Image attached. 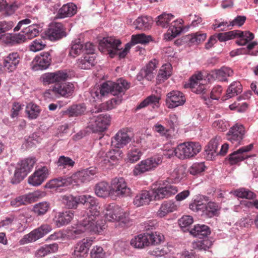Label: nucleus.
Listing matches in <instances>:
<instances>
[{
    "mask_svg": "<svg viewBox=\"0 0 258 258\" xmlns=\"http://www.w3.org/2000/svg\"><path fill=\"white\" fill-rule=\"evenodd\" d=\"M241 98H238L237 101L229 105L231 110H236L238 112H242L246 110L247 107V104L245 102L240 103V101Z\"/></svg>",
    "mask_w": 258,
    "mask_h": 258,
    "instance_id": "obj_59",
    "label": "nucleus"
},
{
    "mask_svg": "<svg viewBox=\"0 0 258 258\" xmlns=\"http://www.w3.org/2000/svg\"><path fill=\"white\" fill-rule=\"evenodd\" d=\"M25 34L27 39H31L39 35L40 32L37 25H33L28 27H24L21 32Z\"/></svg>",
    "mask_w": 258,
    "mask_h": 258,
    "instance_id": "obj_46",
    "label": "nucleus"
},
{
    "mask_svg": "<svg viewBox=\"0 0 258 258\" xmlns=\"http://www.w3.org/2000/svg\"><path fill=\"white\" fill-rule=\"evenodd\" d=\"M75 161L69 157L60 156L57 162L58 166L63 168L73 167L75 165Z\"/></svg>",
    "mask_w": 258,
    "mask_h": 258,
    "instance_id": "obj_52",
    "label": "nucleus"
},
{
    "mask_svg": "<svg viewBox=\"0 0 258 258\" xmlns=\"http://www.w3.org/2000/svg\"><path fill=\"white\" fill-rule=\"evenodd\" d=\"M166 102L169 108H173L184 104L185 99L183 98H167Z\"/></svg>",
    "mask_w": 258,
    "mask_h": 258,
    "instance_id": "obj_53",
    "label": "nucleus"
},
{
    "mask_svg": "<svg viewBox=\"0 0 258 258\" xmlns=\"http://www.w3.org/2000/svg\"><path fill=\"white\" fill-rule=\"evenodd\" d=\"M83 45L80 39H75L72 42V46L70 50L69 54L75 58L80 55L82 51Z\"/></svg>",
    "mask_w": 258,
    "mask_h": 258,
    "instance_id": "obj_42",
    "label": "nucleus"
},
{
    "mask_svg": "<svg viewBox=\"0 0 258 258\" xmlns=\"http://www.w3.org/2000/svg\"><path fill=\"white\" fill-rule=\"evenodd\" d=\"M74 85L72 83L55 84L52 89H49L44 93V97L49 95H59L64 96L66 95L71 96L74 91Z\"/></svg>",
    "mask_w": 258,
    "mask_h": 258,
    "instance_id": "obj_12",
    "label": "nucleus"
},
{
    "mask_svg": "<svg viewBox=\"0 0 258 258\" xmlns=\"http://www.w3.org/2000/svg\"><path fill=\"white\" fill-rule=\"evenodd\" d=\"M151 40L150 35H146L141 33L132 36L131 41L125 44V48L122 51L120 50L121 42L112 37L104 38L99 43L98 48L102 51H107L111 57L118 55L120 58H124L127 54L131 47L136 44H146Z\"/></svg>",
    "mask_w": 258,
    "mask_h": 258,
    "instance_id": "obj_2",
    "label": "nucleus"
},
{
    "mask_svg": "<svg viewBox=\"0 0 258 258\" xmlns=\"http://www.w3.org/2000/svg\"><path fill=\"white\" fill-rule=\"evenodd\" d=\"M92 242L93 240L90 238H84L79 241L75 246L73 254L77 257L84 256L88 253Z\"/></svg>",
    "mask_w": 258,
    "mask_h": 258,
    "instance_id": "obj_24",
    "label": "nucleus"
},
{
    "mask_svg": "<svg viewBox=\"0 0 258 258\" xmlns=\"http://www.w3.org/2000/svg\"><path fill=\"white\" fill-rule=\"evenodd\" d=\"M36 163L34 158H28L18 163L16 167L13 177L11 178V183L18 184L23 180L33 168Z\"/></svg>",
    "mask_w": 258,
    "mask_h": 258,
    "instance_id": "obj_5",
    "label": "nucleus"
},
{
    "mask_svg": "<svg viewBox=\"0 0 258 258\" xmlns=\"http://www.w3.org/2000/svg\"><path fill=\"white\" fill-rule=\"evenodd\" d=\"M35 61L34 68L36 70H45L48 68L51 62V57L50 52H43L39 55L35 57Z\"/></svg>",
    "mask_w": 258,
    "mask_h": 258,
    "instance_id": "obj_22",
    "label": "nucleus"
},
{
    "mask_svg": "<svg viewBox=\"0 0 258 258\" xmlns=\"http://www.w3.org/2000/svg\"><path fill=\"white\" fill-rule=\"evenodd\" d=\"M77 7L72 3L63 5L58 11L56 18L62 19L66 17H71L76 14Z\"/></svg>",
    "mask_w": 258,
    "mask_h": 258,
    "instance_id": "obj_28",
    "label": "nucleus"
},
{
    "mask_svg": "<svg viewBox=\"0 0 258 258\" xmlns=\"http://www.w3.org/2000/svg\"><path fill=\"white\" fill-rule=\"evenodd\" d=\"M162 162V158L159 156H154L143 160L135 166L134 175H140L145 172L154 170Z\"/></svg>",
    "mask_w": 258,
    "mask_h": 258,
    "instance_id": "obj_6",
    "label": "nucleus"
},
{
    "mask_svg": "<svg viewBox=\"0 0 258 258\" xmlns=\"http://www.w3.org/2000/svg\"><path fill=\"white\" fill-rule=\"evenodd\" d=\"M95 194L99 197L105 198L112 193L111 186L105 181H101L96 184Z\"/></svg>",
    "mask_w": 258,
    "mask_h": 258,
    "instance_id": "obj_30",
    "label": "nucleus"
},
{
    "mask_svg": "<svg viewBox=\"0 0 258 258\" xmlns=\"http://www.w3.org/2000/svg\"><path fill=\"white\" fill-rule=\"evenodd\" d=\"M207 35L206 33L197 32L190 35L189 41L192 43L199 44L204 41Z\"/></svg>",
    "mask_w": 258,
    "mask_h": 258,
    "instance_id": "obj_58",
    "label": "nucleus"
},
{
    "mask_svg": "<svg viewBox=\"0 0 258 258\" xmlns=\"http://www.w3.org/2000/svg\"><path fill=\"white\" fill-rule=\"evenodd\" d=\"M220 138H215L212 139L206 147L205 151L206 153V158L209 160H213L216 156L218 155L217 149L219 146V141Z\"/></svg>",
    "mask_w": 258,
    "mask_h": 258,
    "instance_id": "obj_29",
    "label": "nucleus"
},
{
    "mask_svg": "<svg viewBox=\"0 0 258 258\" xmlns=\"http://www.w3.org/2000/svg\"><path fill=\"white\" fill-rule=\"evenodd\" d=\"M146 238L148 239V245L150 244H158L160 243L164 239V236L162 234L159 233H146Z\"/></svg>",
    "mask_w": 258,
    "mask_h": 258,
    "instance_id": "obj_50",
    "label": "nucleus"
},
{
    "mask_svg": "<svg viewBox=\"0 0 258 258\" xmlns=\"http://www.w3.org/2000/svg\"><path fill=\"white\" fill-rule=\"evenodd\" d=\"M70 179L62 177H58L50 180L47 182L44 187L46 188H58L60 187L68 186L70 184Z\"/></svg>",
    "mask_w": 258,
    "mask_h": 258,
    "instance_id": "obj_33",
    "label": "nucleus"
},
{
    "mask_svg": "<svg viewBox=\"0 0 258 258\" xmlns=\"http://www.w3.org/2000/svg\"><path fill=\"white\" fill-rule=\"evenodd\" d=\"M242 91V85L239 82H233L227 90V97H234L239 95Z\"/></svg>",
    "mask_w": 258,
    "mask_h": 258,
    "instance_id": "obj_43",
    "label": "nucleus"
},
{
    "mask_svg": "<svg viewBox=\"0 0 258 258\" xmlns=\"http://www.w3.org/2000/svg\"><path fill=\"white\" fill-rule=\"evenodd\" d=\"M244 126L240 124L236 123L231 127L229 132L227 133V139L235 146L240 144L245 134Z\"/></svg>",
    "mask_w": 258,
    "mask_h": 258,
    "instance_id": "obj_15",
    "label": "nucleus"
},
{
    "mask_svg": "<svg viewBox=\"0 0 258 258\" xmlns=\"http://www.w3.org/2000/svg\"><path fill=\"white\" fill-rule=\"evenodd\" d=\"M49 204L46 202H41L36 204L34 207V211L38 215L44 214L48 210Z\"/></svg>",
    "mask_w": 258,
    "mask_h": 258,
    "instance_id": "obj_57",
    "label": "nucleus"
},
{
    "mask_svg": "<svg viewBox=\"0 0 258 258\" xmlns=\"http://www.w3.org/2000/svg\"><path fill=\"white\" fill-rule=\"evenodd\" d=\"M202 214L206 215L208 217H212L216 215L218 206L213 202H209L207 204H204Z\"/></svg>",
    "mask_w": 258,
    "mask_h": 258,
    "instance_id": "obj_48",
    "label": "nucleus"
},
{
    "mask_svg": "<svg viewBox=\"0 0 258 258\" xmlns=\"http://www.w3.org/2000/svg\"><path fill=\"white\" fill-rule=\"evenodd\" d=\"M128 214L118 206H109L106 209L105 218L110 222H119L121 226L128 222Z\"/></svg>",
    "mask_w": 258,
    "mask_h": 258,
    "instance_id": "obj_7",
    "label": "nucleus"
},
{
    "mask_svg": "<svg viewBox=\"0 0 258 258\" xmlns=\"http://www.w3.org/2000/svg\"><path fill=\"white\" fill-rule=\"evenodd\" d=\"M122 157V151L118 149L111 150L107 153L101 151L97 154V158L100 162L104 164L119 160Z\"/></svg>",
    "mask_w": 258,
    "mask_h": 258,
    "instance_id": "obj_20",
    "label": "nucleus"
},
{
    "mask_svg": "<svg viewBox=\"0 0 258 258\" xmlns=\"http://www.w3.org/2000/svg\"><path fill=\"white\" fill-rule=\"evenodd\" d=\"M253 146V144H250L247 146L242 147L230 154L228 158L230 164L234 165L237 164L239 162L247 158L248 156L246 153L251 151Z\"/></svg>",
    "mask_w": 258,
    "mask_h": 258,
    "instance_id": "obj_18",
    "label": "nucleus"
},
{
    "mask_svg": "<svg viewBox=\"0 0 258 258\" xmlns=\"http://www.w3.org/2000/svg\"><path fill=\"white\" fill-rule=\"evenodd\" d=\"M193 218L189 215H184L178 220V224L180 227H186L193 223Z\"/></svg>",
    "mask_w": 258,
    "mask_h": 258,
    "instance_id": "obj_63",
    "label": "nucleus"
},
{
    "mask_svg": "<svg viewBox=\"0 0 258 258\" xmlns=\"http://www.w3.org/2000/svg\"><path fill=\"white\" fill-rule=\"evenodd\" d=\"M190 233L195 237L202 239L209 235L211 231L208 226L198 224L195 226L194 228L190 230Z\"/></svg>",
    "mask_w": 258,
    "mask_h": 258,
    "instance_id": "obj_35",
    "label": "nucleus"
},
{
    "mask_svg": "<svg viewBox=\"0 0 258 258\" xmlns=\"http://www.w3.org/2000/svg\"><path fill=\"white\" fill-rule=\"evenodd\" d=\"M233 74V72L230 68L223 67L208 74L207 77L209 80L216 78L221 81H227L226 78L232 76Z\"/></svg>",
    "mask_w": 258,
    "mask_h": 258,
    "instance_id": "obj_26",
    "label": "nucleus"
},
{
    "mask_svg": "<svg viewBox=\"0 0 258 258\" xmlns=\"http://www.w3.org/2000/svg\"><path fill=\"white\" fill-rule=\"evenodd\" d=\"M136 29L146 30L151 27V20L150 18L147 16L139 17L134 22Z\"/></svg>",
    "mask_w": 258,
    "mask_h": 258,
    "instance_id": "obj_38",
    "label": "nucleus"
},
{
    "mask_svg": "<svg viewBox=\"0 0 258 258\" xmlns=\"http://www.w3.org/2000/svg\"><path fill=\"white\" fill-rule=\"evenodd\" d=\"M46 45L44 40L42 39H35L30 45V50L33 52H37L44 49Z\"/></svg>",
    "mask_w": 258,
    "mask_h": 258,
    "instance_id": "obj_51",
    "label": "nucleus"
},
{
    "mask_svg": "<svg viewBox=\"0 0 258 258\" xmlns=\"http://www.w3.org/2000/svg\"><path fill=\"white\" fill-rule=\"evenodd\" d=\"M74 217V214L71 211L59 213L56 220V224L58 227L68 224Z\"/></svg>",
    "mask_w": 258,
    "mask_h": 258,
    "instance_id": "obj_37",
    "label": "nucleus"
},
{
    "mask_svg": "<svg viewBox=\"0 0 258 258\" xmlns=\"http://www.w3.org/2000/svg\"><path fill=\"white\" fill-rule=\"evenodd\" d=\"M26 112L30 119H36L40 113L39 107L34 103H29L26 108Z\"/></svg>",
    "mask_w": 258,
    "mask_h": 258,
    "instance_id": "obj_45",
    "label": "nucleus"
},
{
    "mask_svg": "<svg viewBox=\"0 0 258 258\" xmlns=\"http://www.w3.org/2000/svg\"><path fill=\"white\" fill-rule=\"evenodd\" d=\"M110 117L107 114H101L91 118L89 127L93 132H103L110 124Z\"/></svg>",
    "mask_w": 258,
    "mask_h": 258,
    "instance_id": "obj_9",
    "label": "nucleus"
},
{
    "mask_svg": "<svg viewBox=\"0 0 258 258\" xmlns=\"http://www.w3.org/2000/svg\"><path fill=\"white\" fill-rule=\"evenodd\" d=\"M91 258H105L106 252L100 246H94L90 251Z\"/></svg>",
    "mask_w": 258,
    "mask_h": 258,
    "instance_id": "obj_55",
    "label": "nucleus"
},
{
    "mask_svg": "<svg viewBox=\"0 0 258 258\" xmlns=\"http://www.w3.org/2000/svg\"><path fill=\"white\" fill-rule=\"evenodd\" d=\"M46 35L51 41H55L61 39L66 36L63 25L60 23L52 24L46 31Z\"/></svg>",
    "mask_w": 258,
    "mask_h": 258,
    "instance_id": "obj_17",
    "label": "nucleus"
},
{
    "mask_svg": "<svg viewBox=\"0 0 258 258\" xmlns=\"http://www.w3.org/2000/svg\"><path fill=\"white\" fill-rule=\"evenodd\" d=\"M52 230L51 227L48 224H43L33 230L30 233L25 235L20 241L21 244L36 241Z\"/></svg>",
    "mask_w": 258,
    "mask_h": 258,
    "instance_id": "obj_10",
    "label": "nucleus"
},
{
    "mask_svg": "<svg viewBox=\"0 0 258 258\" xmlns=\"http://www.w3.org/2000/svg\"><path fill=\"white\" fill-rule=\"evenodd\" d=\"M158 64V61L156 59L149 61L146 67L140 71L137 75V79L141 81L145 78L148 81H151L154 78L156 73Z\"/></svg>",
    "mask_w": 258,
    "mask_h": 258,
    "instance_id": "obj_16",
    "label": "nucleus"
},
{
    "mask_svg": "<svg viewBox=\"0 0 258 258\" xmlns=\"http://www.w3.org/2000/svg\"><path fill=\"white\" fill-rule=\"evenodd\" d=\"M174 18L171 14L164 13L157 17L156 24L162 28H167L169 26L170 22Z\"/></svg>",
    "mask_w": 258,
    "mask_h": 258,
    "instance_id": "obj_41",
    "label": "nucleus"
},
{
    "mask_svg": "<svg viewBox=\"0 0 258 258\" xmlns=\"http://www.w3.org/2000/svg\"><path fill=\"white\" fill-rule=\"evenodd\" d=\"M142 155V153L139 149L132 148L128 153V160L131 163L137 162L141 158Z\"/></svg>",
    "mask_w": 258,
    "mask_h": 258,
    "instance_id": "obj_54",
    "label": "nucleus"
},
{
    "mask_svg": "<svg viewBox=\"0 0 258 258\" xmlns=\"http://www.w3.org/2000/svg\"><path fill=\"white\" fill-rule=\"evenodd\" d=\"M96 173V168L90 167L76 172L73 175V178L76 182L86 183L92 180Z\"/></svg>",
    "mask_w": 258,
    "mask_h": 258,
    "instance_id": "obj_21",
    "label": "nucleus"
},
{
    "mask_svg": "<svg viewBox=\"0 0 258 258\" xmlns=\"http://www.w3.org/2000/svg\"><path fill=\"white\" fill-rule=\"evenodd\" d=\"M204 169L205 165L203 163H195L190 167L189 172L192 175H196L203 172Z\"/></svg>",
    "mask_w": 258,
    "mask_h": 258,
    "instance_id": "obj_61",
    "label": "nucleus"
},
{
    "mask_svg": "<svg viewBox=\"0 0 258 258\" xmlns=\"http://www.w3.org/2000/svg\"><path fill=\"white\" fill-rule=\"evenodd\" d=\"M201 146L197 142H187L179 145L176 152L179 153V158L184 159L194 157L201 150Z\"/></svg>",
    "mask_w": 258,
    "mask_h": 258,
    "instance_id": "obj_8",
    "label": "nucleus"
},
{
    "mask_svg": "<svg viewBox=\"0 0 258 258\" xmlns=\"http://www.w3.org/2000/svg\"><path fill=\"white\" fill-rule=\"evenodd\" d=\"M112 193L118 196H130L132 194L131 189L128 187L123 178H115L111 181Z\"/></svg>",
    "mask_w": 258,
    "mask_h": 258,
    "instance_id": "obj_13",
    "label": "nucleus"
},
{
    "mask_svg": "<svg viewBox=\"0 0 258 258\" xmlns=\"http://www.w3.org/2000/svg\"><path fill=\"white\" fill-rule=\"evenodd\" d=\"M30 203H33L36 201L38 199L41 198L45 196V193L44 191L36 190L34 192L29 193L28 194Z\"/></svg>",
    "mask_w": 258,
    "mask_h": 258,
    "instance_id": "obj_64",
    "label": "nucleus"
},
{
    "mask_svg": "<svg viewBox=\"0 0 258 258\" xmlns=\"http://www.w3.org/2000/svg\"><path fill=\"white\" fill-rule=\"evenodd\" d=\"M95 54H86L78 59L77 64L78 67L84 70L90 69L97 63Z\"/></svg>",
    "mask_w": 258,
    "mask_h": 258,
    "instance_id": "obj_27",
    "label": "nucleus"
},
{
    "mask_svg": "<svg viewBox=\"0 0 258 258\" xmlns=\"http://www.w3.org/2000/svg\"><path fill=\"white\" fill-rule=\"evenodd\" d=\"M183 23V21L179 19L173 21L171 24L167 32V35L171 34V37H169V39L175 38L180 33L182 30L181 25Z\"/></svg>",
    "mask_w": 258,
    "mask_h": 258,
    "instance_id": "obj_36",
    "label": "nucleus"
},
{
    "mask_svg": "<svg viewBox=\"0 0 258 258\" xmlns=\"http://www.w3.org/2000/svg\"><path fill=\"white\" fill-rule=\"evenodd\" d=\"M48 168L46 166L38 168L28 178L29 184L34 186L40 185L48 177Z\"/></svg>",
    "mask_w": 258,
    "mask_h": 258,
    "instance_id": "obj_14",
    "label": "nucleus"
},
{
    "mask_svg": "<svg viewBox=\"0 0 258 258\" xmlns=\"http://www.w3.org/2000/svg\"><path fill=\"white\" fill-rule=\"evenodd\" d=\"M63 203L69 208H75L79 203L85 205L87 210L82 213V219L78 227L71 231L72 236L81 234L85 231L100 232L104 228V221L100 215L98 203L96 199L89 195L75 197L72 195L64 196Z\"/></svg>",
    "mask_w": 258,
    "mask_h": 258,
    "instance_id": "obj_1",
    "label": "nucleus"
},
{
    "mask_svg": "<svg viewBox=\"0 0 258 258\" xmlns=\"http://www.w3.org/2000/svg\"><path fill=\"white\" fill-rule=\"evenodd\" d=\"M177 206L175 202L172 201L164 202L157 212V215L160 217H163L169 213L176 211Z\"/></svg>",
    "mask_w": 258,
    "mask_h": 258,
    "instance_id": "obj_31",
    "label": "nucleus"
},
{
    "mask_svg": "<svg viewBox=\"0 0 258 258\" xmlns=\"http://www.w3.org/2000/svg\"><path fill=\"white\" fill-rule=\"evenodd\" d=\"M161 98H146L137 107V109H140L144 108L150 104L156 105Z\"/></svg>",
    "mask_w": 258,
    "mask_h": 258,
    "instance_id": "obj_62",
    "label": "nucleus"
},
{
    "mask_svg": "<svg viewBox=\"0 0 258 258\" xmlns=\"http://www.w3.org/2000/svg\"><path fill=\"white\" fill-rule=\"evenodd\" d=\"M172 67L171 64L166 63L163 65L159 71L157 79L160 82H164L172 74Z\"/></svg>",
    "mask_w": 258,
    "mask_h": 258,
    "instance_id": "obj_39",
    "label": "nucleus"
},
{
    "mask_svg": "<svg viewBox=\"0 0 258 258\" xmlns=\"http://www.w3.org/2000/svg\"><path fill=\"white\" fill-rule=\"evenodd\" d=\"M131 244L135 248H142L146 246H148V239L146 238V234H139L132 239L131 241Z\"/></svg>",
    "mask_w": 258,
    "mask_h": 258,
    "instance_id": "obj_40",
    "label": "nucleus"
},
{
    "mask_svg": "<svg viewBox=\"0 0 258 258\" xmlns=\"http://www.w3.org/2000/svg\"><path fill=\"white\" fill-rule=\"evenodd\" d=\"M130 82L123 78H119L115 82L108 81L102 83L99 88L100 93L102 96L108 94L121 96L130 88Z\"/></svg>",
    "mask_w": 258,
    "mask_h": 258,
    "instance_id": "obj_4",
    "label": "nucleus"
},
{
    "mask_svg": "<svg viewBox=\"0 0 258 258\" xmlns=\"http://www.w3.org/2000/svg\"><path fill=\"white\" fill-rule=\"evenodd\" d=\"M177 192V187L172 184H168L150 191L143 190L135 197L134 204L137 207L147 205L153 200L167 198L172 195H175Z\"/></svg>",
    "mask_w": 258,
    "mask_h": 258,
    "instance_id": "obj_3",
    "label": "nucleus"
},
{
    "mask_svg": "<svg viewBox=\"0 0 258 258\" xmlns=\"http://www.w3.org/2000/svg\"><path fill=\"white\" fill-rule=\"evenodd\" d=\"M236 32V37H239V39L236 43L241 46L246 45L248 42L253 39L254 34L249 31H242L235 30Z\"/></svg>",
    "mask_w": 258,
    "mask_h": 258,
    "instance_id": "obj_34",
    "label": "nucleus"
},
{
    "mask_svg": "<svg viewBox=\"0 0 258 258\" xmlns=\"http://www.w3.org/2000/svg\"><path fill=\"white\" fill-rule=\"evenodd\" d=\"M58 249V244L54 243L50 244H45L40 247L35 252V256L38 258L44 257L46 255L53 253Z\"/></svg>",
    "mask_w": 258,
    "mask_h": 258,
    "instance_id": "obj_32",
    "label": "nucleus"
},
{
    "mask_svg": "<svg viewBox=\"0 0 258 258\" xmlns=\"http://www.w3.org/2000/svg\"><path fill=\"white\" fill-rule=\"evenodd\" d=\"M121 100L120 98H112L109 100L106 101L105 103H102L99 105V109L109 110L115 107L117 105L120 104Z\"/></svg>",
    "mask_w": 258,
    "mask_h": 258,
    "instance_id": "obj_47",
    "label": "nucleus"
},
{
    "mask_svg": "<svg viewBox=\"0 0 258 258\" xmlns=\"http://www.w3.org/2000/svg\"><path fill=\"white\" fill-rule=\"evenodd\" d=\"M68 77L67 73L62 71H58L54 73L44 74L40 77V80L44 85H49L64 81Z\"/></svg>",
    "mask_w": 258,
    "mask_h": 258,
    "instance_id": "obj_19",
    "label": "nucleus"
},
{
    "mask_svg": "<svg viewBox=\"0 0 258 258\" xmlns=\"http://www.w3.org/2000/svg\"><path fill=\"white\" fill-rule=\"evenodd\" d=\"M131 141L127 133L123 131H119L112 139V146L119 149L123 147Z\"/></svg>",
    "mask_w": 258,
    "mask_h": 258,
    "instance_id": "obj_25",
    "label": "nucleus"
},
{
    "mask_svg": "<svg viewBox=\"0 0 258 258\" xmlns=\"http://www.w3.org/2000/svg\"><path fill=\"white\" fill-rule=\"evenodd\" d=\"M29 204H31V203L28 194L16 197L11 201V206L14 207H18Z\"/></svg>",
    "mask_w": 258,
    "mask_h": 258,
    "instance_id": "obj_49",
    "label": "nucleus"
},
{
    "mask_svg": "<svg viewBox=\"0 0 258 258\" xmlns=\"http://www.w3.org/2000/svg\"><path fill=\"white\" fill-rule=\"evenodd\" d=\"M236 32L235 30L230 31L225 33H220L218 34L217 38L221 42L236 38Z\"/></svg>",
    "mask_w": 258,
    "mask_h": 258,
    "instance_id": "obj_60",
    "label": "nucleus"
},
{
    "mask_svg": "<svg viewBox=\"0 0 258 258\" xmlns=\"http://www.w3.org/2000/svg\"><path fill=\"white\" fill-rule=\"evenodd\" d=\"M234 195L240 198L252 199L255 197V195L252 191L245 188H240L234 191Z\"/></svg>",
    "mask_w": 258,
    "mask_h": 258,
    "instance_id": "obj_56",
    "label": "nucleus"
},
{
    "mask_svg": "<svg viewBox=\"0 0 258 258\" xmlns=\"http://www.w3.org/2000/svg\"><path fill=\"white\" fill-rule=\"evenodd\" d=\"M21 57L18 52L10 53L4 59V67L9 72H13L19 64Z\"/></svg>",
    "mask_w": 258,
    "mask_h": 258,
    "instance_id": "obj_23",
    "label": "nucleus"
},
{
    "mask_svg": "<svg viewBox=\"0 0 258 258\" xmlns=\"http://www.w3.org/2000/svg\"><path fill=\"white\" fill-rule=\"evenodd\" d=\"M86 110V107L84 104L74 105L69 108L65 113L70 116H76L84 113Z\"/></svg>",
    "mask_w": 258,
    "mask_h": 258,
    "instance_id": "obj_44",
    "label": "nucleus"
},
{
    "mask_svg": "<svg viewBox=\"0 0 258 258\" xmlns=\"http://www.w3.org/2000/svg\"><path fill=\"white\" fill-rule=\"evenodd\" d=\"M203 81V75L201 73H199L190 78L188 82L185 84L184 87L190 88L192 92L197 94H204L206 86L203 82H201Z\"/></svg>",
    "mask_w": 258,
    "mask_h": 258,
    "instance_id": "obj_11",
    "label": "nucleus"
}]
</instances>
